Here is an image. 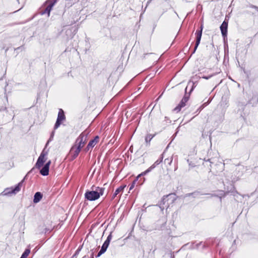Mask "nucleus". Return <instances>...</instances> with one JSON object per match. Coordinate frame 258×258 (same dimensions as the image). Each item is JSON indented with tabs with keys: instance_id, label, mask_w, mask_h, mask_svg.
<instances>
[{
	"instance_id": "30",
	"label": "nucleus",
	"mask_w": 258,
	"mask_h": 258,
	"mask_svg": "<svg viewBox=\"0 0 258 258\" xmlns=\"http://www.w3.org/2000/svg\"><path fill=\"white\" fill-rule=\"evenodd\" d=\"M134 184H133L131 186V187H130V190H131V189L134 187Z\"/></svg>"
},
{
	"instance_id": "29",
	"label": "nucleus",
	"mask_w": 258,
	"mask_h": 258,
	"mask_svg": "<svg viewBox=\"0 0 258 258\" xmlns=\"http://www.w3.org/2000/svg\"><path fill=\"white\" fill-rule=\"evenodd\" d=\"M54 132H52V133H51V136H50V138L49 139V140H51V138H53V136H54Z\"/></svg>"
},
{
	"instance_id": "8",
	"label": "nucleus",
	"mask_w": 258,
	"mask_h": 258,
	"mask_svg": "<svg viewBox=\"0 0 258 258\" xmlns=\"http://www.w3.org/2000/svg\"><path fill=\"white\" fill-rule=\"evenodd\" d=\"M188 100V97L186 96V95L181 100L179 104L173 109L174 111L178 112L181 110V108L185 106L186 103Z\"/></svg>"
},
{
	"instance_id": "21",
	"label": "nucleus",
	"mask_w": 258,
	"mask_h": 258,
	"mask_svg": "<svg viewBox=\"0 0 258 258\" xmlns=\"http://www.w3.org/2000/svg\"><path fill=\"white\" fill-rule=\"evenodd\" d=\"M19 224L21 225V229L20 230H22L23 233H24L23 231L25 229V222L23 220H22L20 222Z\"/></svg>"
},
{
	"instance_id": "26",
	"label": "nucleus",
	"mask_w": 258,
	"mask_h": 258,
	"mask_svg": "<svg viewBox=\"0 0 258 258\" xmlns=\"http://www.w3.org/2000/svg\"><path fill=\"white\" fill-rule=\"evenodd\" d=\"M170 196V195H168L165 198H164L162 200V202H163V204H165V202H166V199L169 197V196Z\"/></svg>"
},
{
	"instance_id": "23",
	"label": "nucleus",
	"mask_w": 258,
	"mask_h": 258,
	"mask_svg": "<svg viewBox=\"0 0 258 258\" xmlns=\"http://www.w3.org/2000/svg\"><path fill=\"white\" fill-rule=\"evenodd\" d=\"M81 250V249L78 248L75 252V254L73 255V257L76 256L77 255L79 254L80 251Z\"/></svg>"
},
{
	"instance_id": "1",
	"label": "nucleus",
	"mask_w": 258,
	"mask_h": 258,
	"mask_svg": "<svg viewBox=\"0 0 258 258\" xmlns=\"http://www.w3.org/2000/svg\"><path fill=\"white\" fill-rule=\"evenodd\" d=\"M104 189L102 187H97L95 190H87L85 194V198L89 201H95L102 196Z\"/></svg>"
},
{
	"instance_id": "13",
	"label": "nucleus",
	"mask_w": 258,
	"mask_h": 258,
	"mask_svg": "<svg viewBox=\"0 0 258 258\" xmlns=\"http://www.w3.org/2000/svg\"><path fill=\"white\" fill-rule=\"evenodd\" d=\"M125 185H121L118 188H117L114 193L113 194V195H112V199H114L115 197H116V196L119 194H121L122 192H123V190L124 189V188L125 187Z\"/></svg>"
},
{
	"instance_id": "22",
	"label": "nucleus",
	"mask_w": 258,
	"mask_h": 258,
	"mask_svg": "<svg viewBox=\"0 0 258 258\" xmlns=\"http://www.w3.org/2000/svg\"><path fill=\"white\" fill-rule=\"evenodd\" d=\"M172 160H173V158H172V157H171L170 159H168V158L165 159L164 160V162L165 163H168L169 165H171V164L172 162Z\"/></svg>"
},
{
	"instance_id": "9",
	"label": "nucleus",
	"mask_w": 258,
	"mask_h": 258,
	"mask_svg": "<svg viewBox=\"0 0 258 258\" xmlns=\"http://www.w3.org/2000/svg\"><path fill=\"white\" fill-rule=\"evenodd\" d=\"M51 163V161H48L45 165L42 168V169L40 171V173L41 175L43 176H46L49 173V168L50 164Z\"/></svg>"
},
{
	"instance_id": "2",
	"label": "nucleus",
	"mask_w": 258,
	"mask_h": 258,
	"mask_svg": "<svg viewBox=\"0 0 258 258\" xmlns=\"http://www.w3.org/2000/svg\"><path fill=\"white\" fill-rule=\"evenodd\" d=\"M87 140V134L84 132L81 133L76 141V146L82 148Z\"/></svg>"
},
{
	"instance_id": "4",
	"label": "nucleus",
	"mask_w": 258,
	"mask_h": 258,
	"mask_svg": "<svg viewBox=\"0 0 258 258\" xmlns=\"http://www.w3.org/2000/svg\"><path fill=\"white\" fill-rule=\"evenodd\" d=\"M47 155V152H45L44 150L42 151L40 155L39 156L37 162L36 163V167L37 168H40L44 164L46 160V156Z\"/></svg>"
},
{
	"instance_id": "12",
	"label": "nucleus",
	"mask_w": 258,
	"mask_h": 258,
	"mask_svg": "<svg viewBox=\"0 0 258 258\" xmlns=\"http://www.w3.org/2000/svg\"><path fill=\"white\" fill-rule=\"evenodd\" d=\"M81 150V148H79V147L76 145H74L72 147L71 152L72 154H73V159H75L78 156Z\"/></svg>"
},
{
	"instance_id": "15",
	"label": "nucleus",
	"mask_w": 258,
	"mask_h": 258,
	"mask_svg": "<svg viewBox=\"0 0 258 258\" xmlns=\"http://www.w3.org/2000/svg\"><path fill=\"white\" fill-rule=\"evenodd\" d=\"M99 141V137L98 136H96L94 139L91 140L88 144H89V146L90 147H91L92 148H93L96 145V144Z\"/></svg>"
},
{
	"instance_id": "34",
	"label": "nucleus",
	"mask_w": 258,
	"mask_h": 258,
	"mask_svg": "<svg viewBox=\"0 0 258 258\" xmlns=\"http://www.w3.org/2000/svg\"><path fill=\"white\" fill-rule=\"evenodd\" d=\"M190 83V81L188 82V85H189Z\"/></svg>"
},
{
	"instance_id": "7",
	"label": "nucleus",
	"mask_w": 258,
	"mask_h": 258,
	"mask_svg": "<svg viewBox=\"0 0 258 258\" xmlns=\"http://www.w3.org/2000/svg\"><path fill=\"white\" fill-rule=\"evenodd\" d=\"M16 191V185L11 187L6 188L1 194V196H12L13 195L15 194Z\"/></svg>"
},
{
	"instance_id": "3",
	"label": "nucleus",
	"mask_w": 258,
	"mask_h": 258,
	"mask_svg": "<svg viewBox=\"0 0 258 258\" xmlns=\"http://www.w3.org/2000/svg\"><path fill=\"white\" fill-rule=\"evenodd\" d=\"M112 239V233L111 232L109 235L107 236V239L104 241V243L101 246V249L97 255V257L100 256L101 254L104 253L107 250L110 242Z\"/></svg>"
},
{
	"instance_id": "16",
	"label": "nucleus",
	"mask_w": 258,
	"mask_h": 258,
	"mask_svg": "<svg viewBox=\"0 0 258 258\" xmlns=\"http://www.w3.org/2000/svg\"><path fill=\"white\" fill-rule=\"evenodd\" d=\"M57 1L58 0H48L47 1L46 3L48 4L47 6L52 9Z\"/></svg>"
},
{
	"instance_id": "33",
	"label": "nucleus",
	"mask_w": 258,
	"mask_h": 258,
	"mask_svg": "<svg viewBox=\"0 0 258 258\" xmlns=\"http://www.w3.org/2000/svg\"><path fill=\"white\" fill-rule=\"evenodd\" d=\"M207 161H209V162H211V163L212 162L211 161V159H208V160H207Z\"/></svg>"
},
{
	"instance_id": "17",
	"label": "nucleus",
	"mask_w": 258,
	"mask_h": 258,
	"mask_svg": "<svg viewBox=\"0 0 258 258\" xmlns=\"http://www.w3.org/2000/svg\"><path fill=\"white\" fill-rule=\"evenodd\" d=\"M51 10L52 9L47 6L46 7V8H45V9L44 10V11L41 12V15H44L45 14H47L48 17H49V15H50V11H51Z\"/></svg>"
},
{
	"instance_id": "36",
	"label": "nucleus",
	"mask_w": 258,
	"mask_h": 258,
	"mask_svg": "<svg viewBox=\"0 0 258 258\" xmlns=\"http://www.w3.org/2000/svg\"><path fill=\"white\" fill-rule=\"evenodd\" d=\"M92 258H93V257H92Z\"/></svg>"
},
{
	"instance_id": "19",
	"label": "nucleus",
	"mask_w": 258,
	"mask_h": 258,
	"mask_svg": "<svg viewBox=\"0 0 258 258\" xmlns=\"http://www.w3.org/2000/svg\"><path fill=\"white\" fill-rule=\"evenodd\" d=\"M153 137H154V136L152 135L151 134L148 135L146 137V138H145V141H146V143H149Z\"/></svg>"
},
{
	"instance_id": "18",
	"label": "nucleus",
	"mask_w": 258,
	"mask_h": 258,
	"mask_svg": "<svg viewBox=\"0 0 258 258\" xmlns=\"http://www.w3.org/2000/svg\"><path fill=\"white\" fill-rule=\"evenodd\" d=\"M30 252L29 249H26L20 258H26Z\"/></svg>"
},
{
	"instance_id": "25",
	"label": "nucleus",
	"mask_w": 258,
	"mask_h": 258,
	"mask_svg": "<svg viewBox=\"0 0 258 258\" xmlns=\"http://www.w3.org/2000/svg\"><path fill=\"white\" fill-rule=\"evenodd\" d=\"M92 148L91 147H90L89 146V144H88L87 146L86 147V148H85V152H88L90 149H92Z\"/></svg>"
},
{
	"instance_id": "20",
	"label": "nucleus",
	"mask_w": 258,
	"mask_h": 258,
	"mask_svg": "<svg viewBox=\"0 0 258 258\" xmlns=\"http://www.w3.org/2000/svg\"><path fill=\"white\" fill-rule=\"evenodd\" d=\"M25 179V178L17 184V192H18L19 190H20L21 187L23 186V184L24 180Z\"/></svg>"
},
{
	"instance_id": "31",
	"label": "nucleus",
	"mask_w": 258,
	"mask_h": 258,
	"mask_svg": "<svg viewBox=\"0 0 258 258\" xmlns=\"http://www.w3.org/2000/svg\"><path fill=\"white\" fill-rule=\"evenodd\" d=\"M194 87V83H192V88H191V89L190 91H191L193 90Z\"/></svg>"
},
{
	"instance_id": "35",
	"label": "nucleus",
	"mask_w": 258,
	"mask_h": 258,
	"mask_svg": "<svg viewBox=\"0 0 258 258\" xmlns=\"http://www.w3.org/2000/svg\"><path fill=\"white\" fill-rule=\"evenodd\" d=\"M85 257H86V256H83V258H85Z\"/></svg>"
},
{
	"instance_id": "24",
	"label": "nucleus",
	"mask_w": 258,
	"mask_h": 258,
	"mask_svg": "<svg viewBox=\"0 0 258 258\" xmlns=\"http://www.w3.org/2000/svg\"><path fill=\"white\" fill-rule=\"evenodd\" d=\"M209 103V101L204 103L201 107L200 110L202 109L205 106H207Z\"/></svg>"
},
{
	"instance_id": "6",
	"label": "nucleus",
	"mask_w": 258,
	"mask_h": 258,
	"mask_svg": "<svg viewBox=\"0 0 258 258\" xmlns=\"http://www.w3.org/2000/svg\"><path fill=\"white\" fill-rule=\"evenodd\" d=\"M203 29V25H201V26L200 27V30H197L196 32V45H195V47L193 53H194L196 51V49H197V48L200 43V41H201Z\"/></svg>"
},
{
	"instance_id": "32",
	"label": "nucleus",
	"mask_w": 258,
	"mask_h": 258,
	"mask_svg": "<svg viewBox=\"0 0 258 258\" xmlns=\"http://www.w3.org/2000/svg\"><path fill=\"white\" fill-rule=\"evenodd\" d=\"M201 243H202V242H200V243H198V244L197 245V246H198V245H200Z\"/></svg>"
},
{
	"instance_id": "10",
	"label": "nucleus",
	"mask_w": 258,
	"mask_h": 258,
	"mask_svg": "<svg viewBox=\"0 0 258 258\" xmlns=\"http://www.w3.org/2000/svg\"><path fill=\"white\" fill-rule=\"evenodd\" d=\"M163 156H162V157L158 159L155 162V163L151 166H150L147 170H146L145 171H144V172H143L141 174H140L139 176L141 175H145L147 173L149 172L150 171H151L153 169H154L157 165H158V164H159L162 161V160H163Z\"/></svg>"
},
{
	"instance_id": "11",
	"label": "nucleus",
	"mask_w": 258,
	"mask_h": 258,
	"mask_svg": "<svg viewBox=\"0 0 258 258\" xmlns=\"http://www.w3.org/2000/svg\"><path fill=\"white\" fill-rule=\"evenodd\" d=\"M228 28V22L224 21L220 26V30L222 36L225 37L227 36Z\"/></svg>"
},
{
	"instance_id": "5",
	"label": "nucleus",
	"mask_w": 258,
	"mask_h": 258,
	"mask_svg": "<svg viewBox=\"0 0 258 258\" xmlns=\"http://www.w3.org/2000/svg\"><path fill=\"white\" fill-rule=\"evenodd\" d=\"M65 118L66 117L64 114L63 111L62 109H59L56 121L54 126V130L57 129L60 126V124L61 123V122L63 121L65 119Z\"/></svg>"
},
{
	"instance_id": "27",
	"label": "nucleus",
	"mask_w": 258,
	"mask_h": 258,
	"mask_svg": "<svg viewBox=\"0 0 258 258\" xmlns=\"http://www.w3.org/2000/svg\"><path fill=\"white\" fill-rule=\"evenodd\" d=\"M211 77H212V76H208V77L203 76V77H202V78H204V79H205L206 80H208V79H210Z\"/></svg>"
},
{
	"instance_id": "28",
	"label": "nucleus",
	"mask_w": 258,
	"mask_h": 258,
	"mask_svg": "<svg viewBox=\"0 0 258 258\" xmlns=\"http://www.w3.org/2000/svg\"><path fill=\"white\" fill-rule=\"evenodd\" d=\"M165 120L168 122V123L170 122V120L167 117H165Z\"/></svg>"
},
{
	"instance_id": "14",
	"label": "nucleus",
	"mask_w": 258,
	"mask_h": 258,
	"mask_svg": "<svg viewBox=\"0 0 258 258\" xmlns=\"http://www.w3.org/2000/svg\"><path fill=\"white\" fill-rule=\"evenodd\" d=\"M42 198V195L40 192H37L34 196L33 202L34 203H38Z\"/></svg>"
}]
</instances>
